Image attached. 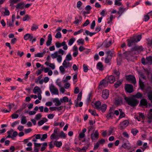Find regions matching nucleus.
Instances as JSON below:
<instances>
[{
  "label": "nucleus",
  "instance_id": "nucleus-10",
  "mask_svg": "<svg viewBox=\"0 0 152 152\" xmlns=\"http://www.w3.org/2000/svg\"><path fill=\"white\" fill-rule=\"evenodd\" d=\"M126 80L129 82L135 84L136 83V79L134 76L132 75H129L126 77Z\"/></svg>",
  "mask_w": 152,
  "mask_h": 152
},
{
  "label": "nucleus",
  "instance_id": "nucleus-54",
  "mask_svg": "<svg viewBox=\"0 0 152 152\" xmlns=\"http://www.w3.org/2000/svg\"><path fill=\"white\" fill-rule=\"evenodd\" d=\"M41 135L40 134H35L33 135L32 137L33 138L34 137L36 139H41Z\"/></svg>",
  "mask_w": 152,
  "mask_h": 152
},
{
  "label": "nucleus",
  "instance_id": "nucleus-7",
  "mask_svg": "<svg viewBox=\"0 0 152 152\" xmlns=\"http://www.w3.org/2000/svg\"><path fill=\"white\" fill-rule=\"evenodd\" d=\"M99 134L98 130L94 131L91 134V138L92 141L95 142L98 139Z\"/></svg>",
  "mask_w": 152,
  "mask_h": 152
},
{
  "label": "nucleus",
  "instance_id": "nucleus-26",
  "mask_svg": "<svg viewBox=\"0 0 152 152\" xmlns=\"http://www.w3.org/2000/svg\"><path fill=\"white\" fill-rule=\"evenodd\" d=\"M114 51L113 50H106L105 51L106 54H107V56H111L112 57Z\"/></svg>",
  "mask_w": 152,
  "mask_h": 152
},
{
  "label": "nucleus",
  "instance_id": "nucleus-32",
  "mask_svg": "<svg viewBox=\"0 0 152 152\" xmlns=\"http://www.w3.org/2000/svg\"><path fill=\"white\" fill-rule=\"evenodd\" d=\"M13 131L12 129H11L7 132V133L8 134L7 136V138H12V134Z\"/></svg>",
  "mask_w": 152,
  "mask_h": 152
},
{
  "label": "nucleus",
  "instance_id": "nucleus-45",
  "mask_svg": "<svg viewBox=\"0 0 152 152\" xmlns=\"http://www.w3.org/2000/svg\"><path fill=\"white\" fill-rule=\"evenodd\" d=\"M84 40L82 38L80 39L77 41V43L78 45L81 44L83 45L84 44Z\"/></svg>",
  "mask_w": 152,
  "mask_h": 152
},
{
  "label": "nucleus",
  "instance_id": "nucleus-55",
  "mask_svg": "<svg viewBox=\"0 0 152 152\" xmlns=\"http://www.w3.org/2000/svg\"><path fill=\"white\" fill-rule=\"evenodd\" d=\"M77 73L75 74L73 76V80L74 82V83H75L77 82Z\"/></svg>",
  "mask_w": 152,
  "mask_h": 152
},
{
  "label": "nucleus",
  "instance_id": "nucleus-1",
  "mask_svg": "<svg viewBox=\"0 0 152 152\" xmlns=\"http://www.w3.org/2000/svg\"><path fill=\"white\" fill-rule=\"evenodd\" d=\"M66 53L62 49H59L58 51H56L51 55V58L54 59L56 58L58 62L61 63L62 61V55H65Z\"/></svg>",
  "mask_w": 152,
  "mask_h": 152
},
{
  "label": "nucleus",
  "instance_id": "nucleus-60",
  "mask_svg": "<svg viewBox=\"0 0 152 152\" xmlns=\"http://www.w3.org/2000/svg\"><path fill=\"white\" fill-rule=\"evenodd\" d=\"M113 73L115 75H116L117 77V78H119V76L120 75L119 72L117 70H114Z\"/></svg>",
  "mask_w": 152,
  "mask_h": 152
},
{
  "label": "nucleus",
  "instance_id": "nucleus-58",
  "mask_svg": "<svg viewBox=\"0 0 152 152\" xmlns=\"http://www.w3.org/2000/svg\"><path fill=\"white\" fill-rule=\"evenodd\" d=\"M70 86V84L68 82L65 83L64 85V87L65 89H68Z\"/></svg>",
  "mask_w": 152,
  "mask_h": 152
},
{
  "label": "nucleus",
  "instance_id": "nucleus-44",
  "mask_svg": "<svg viewBox=\"0 0 152 152\" xmlns=\"http://www.w3.org/2000/svg\"><path fill=\"white\" fill-rule=\"evenodd\" d=\"M120 1L119 0H115L114 4L115 5L118 6H120L122 5V4Z\"/></svg>",
  "mask_w": 152,
  "mask_h": 152
},
{
  "label": "nucleus",
  "instance_id": "nucleus-50",
  "mask_svg": "<svg viewBox=\"0 0 152 152\" xmlns=\"http://www.w3.org/2000/svg\"><path fill=\"white\" fill-rule=\"evenodd\" d=\"M27 122L26 118L25 117H23L21 119V123L23 124H25Z\"/></svg>",
  "mask_w": 152,
  "mask_h": 152
},
{
  "label": "nucleus",
  "instance_id": "nucleus-4",
  "mask_svg": "<svg viewBox=\"0 0 152 152\" xmlns=\"http://www.w3.org/2000/svg\"><path fill=\"white\" fill-rule=\"evenodd\" d=\"M124 99L128 104L132 107L135 106L138 103L137 99L133 98L125 97Z\"/></svg>",
  "mask_w": 152,
  "mask_h": 152
},
{
  "label": "nucleus",
  "instance_id": "nucleus-37",
  "mask_svg": "<svg viewBox=\"0 0 152 152\" xmlns=\"http://www.w3.org/2000/svg\"><path fill=\"white\" fill-rule=\"evenodd\" d=\"M42 117V114L40 113H38L36 114L34 118L37 121H38L40 120Z\"/></svg>",
  "mask_w": 152,
  "mask_h": 152
},
{
  "label": "nucleus",
  "instance_id": "nucleus-48",
  "mask_svg": "<svg viewBox=\"0 0 152 152\" xmlns=\"http://www.w3.org/2000/svg\"><path fill=\"white\" fill-rule=\"evenodd\" d=\"M101 134L103 137H106L107 135V131L106 130H102V131Z\"/></svg>",
  "mask_w": 152,
  "mask_h": 152
},
{
  "label": "nucleus",
  "instance_id": "nucleus-11",
  "mask_svg": "<svg viewBox=\"0 0 152 152\" xmlns=\"http://www.w3.org/2000/svg\"><path fill=\"white\" fill-rule=\"evenodd\" d=\"M109 90L105 89L103 91L102 93V97L105 99H107L109 97Z\"/></svg>",
  "mask_w": 152,
  "mask_h": 152
},
{
  "label": "nucleus",
  "instance_id": "nucleus-64",
  "mask_svg": "<svg viewBox=\"0 0 152 152\" xmlns=\"http://www.w3.org/2000/svg\"><path fill=\"white\" fill-rule=\"evenodd\" d=\"M95 20H93L92 22L90 28L91 29H94V27L95 26Z\"/></svg>",
  "mask_w": 152,
  "mask_h": 152
},
{
  "label": "nucleus",
  "instance_id": "nucleus-14",
  "mask_svg": "<svg viewBox=\"0 0 152 152\" xmlns=\"http://www.w3.org/2000/svg\"><path fill=\"white\" fill-rule=\"evenodd\" d=\"M129 124L128 120H125L120 123L119 126L121 129L125 128Z\"/></svg>",
  "mask_w": 152,
  "mask_h": 152
},
{
  "label": "nucleus",
  "instance_id": "nucleus-40",
  "mask_svg": "<svg viewBox=\"0 0 152 152\" xmlns=\"http://www.w3.org/2000/svg\"><path fill=\"white\" fill-rule=\"evenodd\" d=\"M142 96V94L139 92L137 93L134 96V97L137 99H141Z\"/></svg>",
  "mask_w": 152,
  "mask_h": 152
},
{
  "label": "nucleus",
  "instance_id": "nucleus-22",
  "mask_svg": "<svg viewBox=\"0 0 152 152\" xmlns=\"http://www.w3.org/2000/svg\"><path fill=\"white\" fill-rule=\"evenodd\" d=\"M97 69L100 71H102L103 69V65L102 63L101 62H98L96 65Z\"/></svg>",
  "mask_w": 152,
  "mask_h": 152
},
{
  "label": "nucleus",
  "instance_id": "nucleus-6",
  "mask_svg": "<svg viewBox=\"0 0 152 152\" xmlns=\"http://www.w3.org/2000/svg\"><path fill=\"white\" fill-rule=\"evenodd\" d=\"M49 89L52 94L58 95L59 94L58 89L53 84H51L49 86Z\"/></svg>",
  "mask_w": 152,
  "mask_h": 152
},
{
  "label": "nucleus",
  "instance_id": "nucleus-41",
  "mask_svg": "<svg viewBox=\"0 0 152 152\" xmlns=\"http://www.w3.org/2000/svg\"><path fill=\"white\" fill-rule=\"evenodd\" d=\"M50 138L52 139H55L57 140L59 138V137L58 135H56L55 133H53L51 135Z\"/></svg>",
  "mask_w": 152,
  "mask_h": 152
},
{
  "label": "nucleus",
  "instance_id": "nucleus-34",
  "mask_svg": "<svg viewBox=\"0 0 152 152\" xmlns=\"http://www.w3.org/2000/svg\"><path fill=\"white\" fill-rule=\"evenodd\" d=\"M65 67H64L63 65L60 66L59 67L60 71L62 74H64L65 71Z\"/></svg>",
  "mask_w": 152,
  "mask_h": 152
},
{
  "label": "nucleus",
  "instance_id": "nucleus-18",
  "mask_svg": "<svg viewBox=\"0 0 152 152\" xmlns=\"http://www.w3.org/2000/svg\"><path fill=\"white\" fill-rule=\"evenodd\" d=\"M45 64L48 66L50 67L52 69H54L55 68V66L54 63H50L49 62H46L45 63Z\"/></svg>",
  "mask_w": 152,
  "mask_h": 152
},
{
  "label": "nucleus",
  "instance_id": "nucleus-3",
  "mask_svg": "<svg viewBox=\"0 0 152 152\" xmlns=\"http://www.w3.org/2000/svg\"><path fill=\"white\" fill-rule=\"evenodd\" d=\"M115 77L113 75H110L108 77L107 82L104 80H102L101 81L98 88H102L103 87H105L107 86V82L112 83L115 82Z\"/></svg>",
  "mask_w": 152,
  "mask_h": 152
},
{
  "label": "nucleus",
  "instance_id": "nucleus-24",
  "mask_svg": "<svg viewBox=\"0 0 152 152\" xmlns=\"http://www.w3.org/2000/svg\"><path fill=\"white\" fill-rule=\"evenodd\" d=\"M54 145L58 148H60L62 145L61 141H55L54 142Z\"/></svg>",
  "mask_w": 152,
  "mask_h": 152
},
{
  "label": "nucleus",
  "instance_id": "nucleus-61",
  "mask_svg": "<svg viewBox=\"0 0 152 152\" xmlns=\"http://www.w3.org/2000/svg\"><path fill=\"white\" fill-rule=\"evenodd\" d=\"M147 121L148 123H151L152 121V116L148 115V118Z\"/></svg>",
  "mask_w": 152,
  "mask_h": 152
},
{
  "label": "nucleus",
  "instance_id": "nucleus-46",
  "mask_svg": "<svg viewBox=\"0 0 152 152\" xmlns=\"http://www.w3.org/2000/svg\"><path fill=\"white\" fill-rule=\"evenodd\" d=\"M56 85L58 86L59 87L62 86L61 82L60 81L59 79H58L56 81Z\"/></svg>",
  "mask_w": 152,
  "mask_h": 152
},
{
  "label": "nucleus",
  "instance_id": "nucleus-52",
  "mask_svg": "<svg viewBox=\"0 0 152 152\" xmlns=\"http://www.w3.org/2000/svg\"><path fill=\"white\" fill-rule=\"evenodd\" d=\"M139 84L141 88L142 89H143L144 88L145 86L142 81V80L140 79V78L139 80Z\"/></svg>",
  "mask_w": 152,
  "mask_h": 152
},
{
  "label": "nucleus",
  "instance_id": "nucleus-63",
  "mask_svg": "<svg viewBox=\"0 0 152 152\" xmlns=\"http://www.w3.org/2000/svg\"><path fill=\"white\" fill-rule=\"evenodd\" d=\"M19 115L18 114L13 113L11 117L12 119L17 118H18Z\"/></svg>",
  "mask_w": 152,
  "mask_h": 152
},
{
  "label": "nucleus",
  "instance_id": "nucleus-8",
  "mask_svg": "<svg viewBox=\"0 0 152 152\" xmlns=\"http://www.w3.org/2000/svg\"><path fill=\"white\" fill-rule=\"evenodd\" d=\"M113 42V41L112 39H107L104 42L103 44L105 48H107L110 46Z\"/></svg>",
  "mask_w": 152,
  "mask_h": 152
},
{
  "label": "nucleus",
  "instance_id": "nucleus-38",
  "mask_svg": "<svg viewBox=\"0 0 152 152\" xmlns=\"http://www.w3.org/2000/svg\"><path fill=\"white\" fill-rule=\"evenodd\" d=\"M107 107V106L106 104H104L102 106H101V109L99 110H101L103 112H104Z\"/></svg>",
  "mask_w": 152,
  "mask_h": 152
},
{
  "label": "nucleus",
  "instance_id": "nucleus-47",
  "mask_svg": "<svg viewBox=\"0 0 152 152\" xmlns=\"http://www.w3.org/2000/svg\"><path fill=\"white\" fill-rule=\"evenodd\" d=\"M132 133L134 136H135L138 133V131L136 129H132L131 131Z\"/></svg>",
  "mask_w": 152,
  "mask_h": 152
},
{
  "label": "nucleus",
  "instance_id": "nucleus-29",
  "mask_svg": "<svg viewBox=\"0 0 152 152\" xmlns=\"http://www.w3.org/2000/svg\"><path fill=\"white\" fill-rule=\"evenodd\" d=\"M45 54V53L44 52H43V53H37L35 54H34V56L35 57L41 58Z\"/></svg>",
  "mask_w": 152,
  "mask_h": 152
},
{
  "label": "nucleus",
  "instance_id": "nucleus-19",
  "mask_svg": "<svg viewBox=\"0 0 152 152\" xmlns=\"http://www.w3.org/2000/svg\"><path fill=\"white\" fill-rule=\"evenodd\" d=\"M140 104L142 106L146 107H147V101L145 99H142L141 100Z\"/></svg>",
  "mask_w": 152,
  "mask_h": 152
},
{
  "label": "nucleus",
  "instance_id": "nucleus-21",
  "mask_svg": "<svg viewBox=\"0 0 152 152\" xmlns=\"http://www.w3.org/2000/svg\"><path fill=\"white\" fill-rule=\"evenodd\" d=\"M145 62L147 64H152V56L146 57L145 59Z\"/></svg>",
  "mask_w": 152,
  "mask_h": 152
},
{
  "label": "nucleus",
  "instance_id": "nucleus-62",
  "mask_svg": "<svg viewBox=\"0 0 152 152\" xmlns=\"http://www.w3.org/2000/svg\"><path fill=\"white\" fill-rule=\"evenodd\" d=\"M113 129H110L107 132V136H109L111 134H113Z\"/></svg>",
  "mask_w": 152,
  "mask_h": 152
},
{
  "label": "nucleus",
  "instance_id": "nucleus-33",
  "mask_svg": "<svg viewBox=\"0 0 152 152\" xmlns=\"http://www.w3.org/2000/svg\"><path fill=\"white\" fill-rule=\"evenodd\" d=\"M122 82L123 80H121L117 81L114 84V86L116 88H118L121 85Z\"/></svg>",
  "mask_w": 152,
  "mask_h": 152
},
{
  "label": "nucleus",
  "instance_id": "nucleus-20",
  "mask_svg": "<svg viewBox=\"0 0 152 152\" xmlns=\"http://www.w3.org/2000/svg\"><path fill=\"white\" fill-rule=\"evenodd\" d=\"M124 149H129L131 148V145L129 142L124 143L122 145Z\"/></svg>",
  "mask_w": 152,
  "mask_h": 152
},
{
  "label": "nucleus",
  "instance_id": "nucleus-13",
  "mask_svg": "<svg viewBox=\"0 0 152 152\" xmlns=\"http://www.w3.org/2000/svg\"><path fill=\"white\" fill-rule=\"evenodd\" d=\"M125 88L127 92L131 93L133 91V87L131 85L129 84L126 85Z\"/></svg>",
  "mask_w": 152,
  "mask_h": 152
},
{
  "label": "nucleus",
  "instance_id": "nucleus-49",
  "mask_svg": "<svg viewBox=\"0 0 152 152\" xmlns=\"http://www.w3.org/2000/svg\"><path fill=\"white\" fill-rule=\"evenodd\" d=\"M31 35L29 34H26L24 35L23 37L24 39L26 40H28Z\"/></svg>",
  "mask_w": 152,
  "mask_h": 152
},
{
  "label": "nucleus",
  "instance_id": "nucleus-16",
  "mask_svg": "<svg viewBox=\"0 0 152 152\" xmlns=\"http://www.w3.org/2000/svg\"><path fill=\"white\" fill-rule=\"evenodd\" d=\"M1 11L2 12H3L5 15L8 16L10 15V11L7 8H2L1 10Z\"/></svg>",
  "mask_w": 152,
  "mask_h": 152
},
{
  "label": "nucleus",
  "instance_id": "nucleus-25",
  "mask_svg": "<svg viewBox=\"0 0 152 152\" xmlns=\"http://www.w3.org/2000/svg\"><path fill=\"white\" fill-rule=\"evenodd\" d=\"M95 107L98 109H101V103L99 101L96 102L94 103Z\"/></svg>",
  "mask_w": 152,
  "mask_h": 152
},
{
  "label": "nucleus",
  "instance_id": "nucleus-2",
  "mask_svg": "<svg viewBox=\"0 0 152 152\" xmlns=\"http://www.w3.org/2000/svg\"><path fill=\"white\" fill-rule=\"evenodd\" d=\"M141 35H138L128 39L127 40L128 46L129 47H131L134 45L135 43L139 42L141 39Z\"/></svg>",
  "mask_w": 152,
  "mask_h": 152
},
{
  "label": "nucleus",
  "instance_id": "nucleus-28",
  "mask_svg": "<svg viewBox=\"0 0 152 152\" xmlns=\"http://www.w3.org/2000/svg\"><path fill=\"white\" fill-rule=\"evenodd\" d=\"M61 46H63V49L66 50L68 49V46L65 41H64L61 43Z\"/></svg>",
  "mask_w": 152,
  "mask_h": 152
},
{
  "label": "nucleus",
  "instance_id": "nucleus-5",
  "mask_svg": "<svg viewBox=\"0 0 152 152\" xmlns=\"http://www.w3.org/2000/svg\"><path fill=\"white\" fill-rule=\"evenodd\" d=\"M33 91L34 94H37L38 95V98L39 100L42 99V91L40 88L37 86L35 87L33 90Z\"/></svg>",
  "mask_w": 152,
  "mask_h": 152
},
{
  "label": "nucleus",
  "instance_id": "nucleus-56",
  "mask_svg": "<svg viewBox=\"0 0 152 152\" xmlns=\"http://www.w3.org/2000/svg\"><path fill=\"white\" fill-rule=\"evenodd\" d=\"M55 37L57 39L61 38V32H58Z\"/></svg>",
  "mask_w": 152,
  "mask_h": 152
},
{
  "label": "nucleus",
  "instance_id": "nucleus-53",
  "mask_svg": "<svg viewBox=\"0 0 152 152\" xmlns=\"http://www.w3.org/2000/svg\"><path fill=\"white\" fill-rule=\"evenodd\" d=\"M30 19V17L28 15H26L23 18V21H24L26 20H29Z\"/></svg>",
  "mask_w": 152,
  "mask_h": 152
},
{
  "label": "nucleus",
  "instance_id": "nucleus-17",
  "mask_svg": "<svg viewBox=\"0 0 152 152\" xmlns=\"http://www.w3.org/2000/svg\"><path fill=\"white\" fill-rule=\"evenodd\" d=\"M53 102L55 103V105L57 106H58L61 104V102L58 98L54 99L53 100Z\"/></svg>",
  "mask_w": 152,
  "mask_h": 152
},
{
  "label": "nucleus",
  "instance_id": "nucleus-27",
  "mask_svg": "<svg viewBox=\"0 0 152 152\" xmlns=\"http://www.w3.org/2000/svg\"><path fill=\"white\" fill-rule=\"evenodd\" d=\"M119 110L120 111V114L118 119V120L123 118L125 117V114L124 112L122 111V110L119 109Z\"/></svg>",
  "mask_w": 152,
  "mask_h": 152
},
{
  "label": "nucleus",
  "instance_id": "nucleus-30",
  "mask_svg": "<svg viewBox=\"0 0 152 152\" xmlns=\"http://www.w3.org/2000/svg\"><path fill=\"white\" fill-rule=\"evenodd\" d=\"M38 25L33 24L31 26V30L32 31H36L38 28Z\"/></svg>",
  "mask_w": 152,
  "mask_h": 152
},
{
  "label": "nucleus",
  "instance_id": "nucleus-43",
  "mask_svg": "<svg viewBox=\"0 0 152 152\" xmlns=\"http://www.w3.org/2000/svg\"><path fill=\"white\" fill-rule=\"evenodd\" d=\"M112 57L111 56H107L104 59V62L106 63H109L111 61Z\"/></svg>",
  "mask_w": 152,
  "mask_h": 152
},
{
  "label": "nucleus",
  "instance_id": "nucleus-9",
  "mask_svg": "<svg viewBox=\"0 0 152 152\" xmlns=\"http://www.w3.org/2000/svg\"><path fill=\"white\" fill-rule=\"evenodd\" d=\"M114 109L113 108H110L106 116V117L108 119H112L114 117Z\"/></svg>",
  "mask_w": 152,
  "mask_h": 152
},
{
  "label": "nucleus",
  "instance_id": "nucleus-15",
  "mask_svg": "<svg viewBox=\"0 0 152 152\" xmlns=\"http://www.w3.org/2000/svg\"><path fill=\"white\" fill-rule=\"evenodd\" d=\"M62 65L66 69L68 68L71 67L72 64H71L69 61H66V60H64L62 63Z\"/></svg>",
  "mask_w": 152,
  "mask_h": 152
},
{
  "label": "nucleus",
  "instance_id": "nucleus-51",
  "mask_svg": "<svg viewBox=\"0 0 152 152\" xmlns=\"http://www.w3.org/2000/svg\"><path fill=\"white\" fill-rule=\"evenodd\" d=\"M42 137H41L40 140L41 141H44L45 139H46L47 137L48 136L47 134H44L41 135Z\"/></svg>",
  "mask_w": 152,
  "mask_h": 152
},
{
  "label": "nucleus",
  "instance_id": "nucleus-36",
  "mask_svg": "<svg viewBox=\"0 0 152 152\" xmlns=\"http://www.w3.org/2000/svg\"><path fill=\"white\" fill-rule=\"evenodd\" d=\"M60 100L61 103L67 102H68V99L67 97L66 96H64L62 98L60 99Z\"/></svg>",
  "mask_w": 152,
  "mask_h": 152
},
{
  "label": "nucleus",
  "instance_id": "nucleus-42",
  "mask_svg": "<svg viewBox=\"0 0 152 152\" xmlns=\"http://www.w3.org/2000/svg\"><path fill=\"white\" fill-rule=\"evenodd\" d=\"M23 3L22 2H20V3L16 5V8L18 9H22L23 8Z\"/></svg>",
  "mask_w": 152,
  "mask_h": 152
},
{
  "label": "nucleus",
  "instance_id": "nucleus-39",
  "mask_svg": "<svg viewBox=\"0 0 152 152\" xmlns=\"http://www.w3.org/2000/svg\"><path fill=\"white\" fill-rule=\"evenodd\" d=\"M148 99L151 101L152 103V91L149 92L148 93Z\"/></svg>",
  "mask_w": 152,
  "mask_h": 152
},
{
  "label": "nucleus",
  "instance_id": "nucleus-59",
  "mask_svg": "<svg viewBox=\"0 0 152 152\" xmlns=\"http://www.w3.org/2000/svg\"><path fill=\"white\" fill-rule=\"evenodd\" d=\"M55 145L53 144V142H50L48 144V146L49 149H52L54 147Z\"/></svg>",
  "mask_w": 152,
  "mask_h": 152
},
{
  "label": "nucleus",
  "instance_id": "nucleus-23",
  "mask_svg": "<svg viewBox=\"0 0 152 152\" xmlns=\"http://www.w3.org/2000/svg\"><path fill=\"white\" fill-rule=\"evenodd\" d=\"M72 59V56L70 53H68L65 57V59L64 60H66V61H69Z\"/></svg>",
  "mask_w": 152,
  "mask_h": 152
},
{
  "label": "nucleus",
  "instance_id": "nucleus-31",
  "mask_svg": "<svg viewBox=\"0 0 152 152\" xmlns=\"http://www.w3.org/2000/svg\"><path fill=\"white\" fill-rule=\"evenodd\" d=\"M75 39L74 38H72L70 39L68 42V45L69 46H71L75 42Z\"/></svg>",
  "mask_w": 152,
  "mask_h": 152
},
{
  "label": "nucleus",
  "instance_id": "nucleus-12",
  "mask_svg": "<svg viewBox=\"0 0 152 152\" xmlns=\"http://www.w3.org/2000/svg\"><path fill=\"white\" fill-rule=\"evenodd\" d=\"M128 9V7H127L126 8H124L121 7L118 8V11L117 12V13L119 15V17L121 16L124 12L126 11Z\"/></svg>",
  "mask_w": 152,
  "mask_h": 152
},
{
  "label": "nucleus",
  "instance_id": "nucleus-35",
  "mask_svg": "<svg viewBox=\"0 0 152 152\" xmlns=\"http://www.w3.org/2000/svg\"><path fill=\"white\" fill-rule=\"evenodd\" d=\"M88 112L93 115L96 116H97L98 114L96 113L95 110H91V109L88 110Z\"/></svg>",
  "mask_w": 152,
  "mask_h": 152
},
{
  "label": "nucleus",
  "instance_id": "nucleus-57",
  "mask_svg": "<svg viewBox=\"0 0 152 152\" xmlns=\"http://www.w3.org/2000/svg\"><path fill=\"white\" fill-rule=\"evenodd\" d=\"M67 136V134L62 131L60 133V137L63 138H65Z\"/></svg>",
  "mask_w": 152,
  "mask_h": 152
}]
</instances>
